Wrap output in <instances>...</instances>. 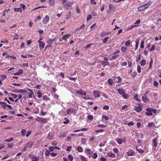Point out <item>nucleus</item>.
Masks as SVG:
<instances>
[{
  "label": "nucleus",
  "mask_w": 161,
  "mask_h": 161,
  "mask_svg": "<svg viewBox=\"0 0 161 161\" xmlns=\"http://www.w3.org/2000/svg\"><path fill=\"white\" fill-rule=\"evenodd\" d=\"M113 151L114 153H117L118 152L119 150L117 148H114L113 149Z\"/></svg>",
  "instance_id": "nucleus-64"
},
{
  "label": "nucleus",
  "mask_w": 161,
  "mask_h": 161,
  "mask_svg": "<svg viewBox=\"0 0 161 161\" xmlns=\"http://www.w3.org/2000/svg\"><path fill=\"white\" fill-rule=\"evenodd\" d=\"M76 93L77 94H78L81 95L82 96V98L84 100H88L91 99L90 97L86 95V92L81 89H80L79 90L76 91Z\"/></svg>",
  "instance_id": "nucleus-1"
},
{
  "label": "nucleus",
  "mask_w": 161,
  "mask_h": 161,
  "mask_svg": "<svg viewBox=\"0 0 161 161\" xmlns=\"http://www.w3.org/2000/svg\"><path fill=\"white\" fill-rule=\"evenodd\" d=\"M34 92H32L28 94V97L29 98H31L33 96H34Z\"/></svg>",
  "instance_id": "nucleus-46"
},
{
  "label": "nucleus",
  "mask_w": 161,
  "mask_h": 161,
  "mask_svg": "<svg viewBox=\"0 0 161 161\" xmlns=\"http://www.w3.org/2000/svg\"><path fill=\"white\" fill-rule=\"evenodd\" d=\"M80 159L81 161H88L87 158L84 157L82 155L80 156Z\"/></svg>",
  "instance_id": "nucleus-24"
},
{
  "label": "nucleus",
  "mask_w": 161,
  "mask_h": 161,
  "mask_svg": "<svg viewBox=\"0 0 161 161\" xmlns=\"http://www.w3.org/2000/svg\"><path fill=\"white\" fill-rule=\"evenodd\" d=\"M66 134L63 132H61L60 133L59 137H64L66 136Z\"/></svg>",
  "instance_id": "nucleus-33"
},
{
  "label": "nucleus",
  "mask_w": 161,
  "mask_h": 161,
  "mask_svg": "<svg viewBox=\"0 0 161 161\" xmlns=\"http://www.w3.org/2000/svg\"><path fill=\"white\" fill-rule=\"evenodd\" d=\"M148 126L149 127H152L154 126V124L153 122H151L148 125Z\"/></svg>",
  "instance_id": "nucleus-51"
},
{
  "label": "nucleus",
  "mask_w": 161,
  "mask_h": 161,
  "mask_svg": "<svg viewBox=\"0 0 161 161\" xmlns=\"http://www.w3.org/2000/svg\"><path fill=\"white\" fill-rule=\"evenodd\" d=\"M115 82L117 83H119L121 82V79L120 76H117L115 78Z\"/></svg>",
  "instance_id": "nucleus-17"
},
{
  "label": "nucleus",
  "mask_w": 161,
  "mask_h": 161,
  "mask_svg": "<svg viewBox=\"0 0 161 161\" xmlns=\"http://www.w3.org/2000/svg\"><path fill=\"white\" fill-rule=\"evenodd\" d=\"M38 121H40L43 123L45 124L47 123V119L43 118L41 117H38Z\"/></svg>",
  "instance_id": "nucleus-9"
},
{
  "label": "nucleus",
  "mask_w": 161,
  "mask_h": 161,
  "mask_svg": "<svg viewBox=\"0 0 161 161\" xmlns=\"http://www.w3.org/2000/svg\"><path fill=\"white\" fill-rule=\"evenodd\" d=\"M85 153L88 156H89V155H91L93 152L91 151L90 149L88 148L85 149Z\"/></svg>",
  "instance_id": "nucleus-8"
},
{
  "label": "nucleus",
  "mask_w": 161,
  "mask_h": 161,
  "mask_svg": "<svg viewBox=\"0 0 161 161\" xmlns=\"http://www.w3.org/2000/svg\"><path fill=\"white\" fill-rule=\"evenodd\" d=\"M110 33L109 32H103L101 34V37H103L104 36L108 35Z\"/></svg>",
  "instance_id": "nucleus-27"
},
{
  "label": "nucleus",
  "mask_w": 161,
  "mask_h": 161,
  "mask_svg": "<svg viewBox=\"0 0 161 161\" xmlns=\"http://www.w3.org/2000/svg\"><path fill=\"white\" fill-rule=\"evenodd\" d=\"M71 16L70 12H69V14L66 15V19H67L68 20L69 19L70 17Z\"/></svg>",
  "instance_id": "nucleus-62"
},
{
  "label": "nucleus",
  "mask_w": 161,
  "mask_h": 161,
  "mask_svg": "<svg viewBox=\"0 0 161 161\" xmlns=\"http://www.w3.org/2000/svg\"><path fill=\"white\" fill-rule=\"evenodd\" d=\"M33 144L32 142H29L24 146V151L25 150L28 148L31 147Z\"/></svg>",
  "instance_id": "nucleus-6"
},
{
  "label": "nucleus",
  "mask_w": 161,
  "mask_h": 161,
  "mask_svg": "<svg viewBox=\"0 0 161 161\" xmlns=\"http://www.w3.org/2000/svg\"><path fill=\"white\" fill-rule=\"evenodd\" d=\"M92 18V15L90 14L89 15L87 16V17L86 18V20L87 21L89 20L90 19H91Z\"/></svg>",
  "instance_id": "nucleus-60"
},
{
  "label": "nucleus",
  "mask_w": 161,
  "mask_h": 161,
  "mask_svg": "<svg viewBox=\"0 0 161 161\" xmlns=\"http://www.w3.org/2000/svg\"><path fill=\"white\" fill-rule=\"evenodd\" d=\"M146 110L147 112H146V114L147 115L149 116L152 115V109L149 108H147L146 109Z\"/></svg>",
  "instance_id": "nucleus-12"
},
{
  "label": "nucleus",
  "mask_w": 161,
  "mask_h": 161,
  "mask_svg": "<svg viewBox=\"0 0 161 161\" xmlns=\"http://www.w3.org/2000/svg\"><path fill=\"white\" fill-rule=\"evenodd\" d=\"M141 68L140 65H138L137 67V71L138 73H140L141 72Z\"/></svg>",
  "instance_id": "nucleus-52"
},
{
  "label": "nucleus",
  "mask_w": 161,
  "mask_h": 161,
  "mask_svg": "<svg viewBox=\"0 0 161 161\" xmlns=\"http://www.w3.org/2000/svg\"><path fill=\"white\" fill-rule=\"evenodd\" d=\"M68 158L69 161H73V158L72 155H68Z\"/></svg>",
  "instance_id": "nucleus-44"
},
{
  "label": "nucleus",
  "mask_w": 161,
  "mask_h": 161,
  "mask_svg": "<svg viewBox=\"0 0 161 161\" xmlns=\"http://www.w3.org/2000/svg\"><path fill=\"white\" fill-rule=\"evenodd\" d=\"M23 72V71L22 69H20L19 70V71L17 72L14 73V75H19L21 74H22Z\"/></svg>",
  "instance_id": "nucleus-19"
},
{
  "label": "nucleus",
  "mask_w": 161,
  "mask_h": 161,
  "mask_svg": "<svg viewBox=\"0 0 161 161\" xmlns=\"http://www.w3.org/2000/svg\"><path fill=\"white\" fill-rule=\"evenodd\" d=\"M108 38H109V37L108 36L106 37L104 40H103V43H106L107 42V41L108 40Z\"/></svg>",
  "instance_id": "nucleus-59"
},
{
  "label": "nucleus",
  "mask_w": 161,
  "mask_h": 161,
  "mask_svg": "<svg viewBox=\"0 0 161 161\" xmlns=\"http://www.w3.org/2000/svg\"><path fill=\"white\" fill-rule=\"evenodd\" d=\"M75 149L78 151L79 152H82L83 151V149L80 146H78L76 148H75Z\"/></svg>",
  "instance_id": "nucleus-23"
},
{
  "label": "nucleus",
  "mask_w": 161,
  "mask_h": 161,
  "mask_svg": "<svg viewBox=\"0 0 161 161\" xmlns=\"http://www.w3.org/2000/svg\"><path fill=\"white\" fill-rule=\"evenodd\" d=\"M116 141L119 144H122V141L121 139L120 138H116Z\"/></svg>",
  "instance_id": "nucleus-32"
},
{
  "label": "nucleus",
  "mask_w": 161,
  "mask_h": 161,
  "mask_svg": "<svg viewBox=\"0 0 161 161\" xmlns=\"http://www.w3.org/2000/svg\"><path fill=\"white\" fill-rule=\"evenodd\" d=\"M127 48L125 46H123L121 48V51L123 53H125L127 51Z\"/></svg>",
  "instance_id": "nucleus-20"
},
{
  "label": "nucleus",
  "mask_w": 161,
  "mask_h": 161,
  "mask_svg": "<svg viewBox=\"0 0 161 161\" xmlns=\"http://www.w3.org/2000/svg\"><path fill=\"white\" fill-rule=\"evenodd\" d=\"M33 112L34 113L37 114L39 113L40 111L39 108H36L33 109Z\"/></svg>",
  "instance_id": "nucleus-28"
},
{
  "label": "nucleus",
  "mask_w": 161,
  "mask_h": 161,
  "mask_svg": "<svg viewBox=\"0 0 161 161\" xmlns=\"http://www.w3.org/2000/svg\"><path fill=\"white\" fill-rule=\"evenodd\" d=\"M157 138H154L153 140V146L155 148L157 146Z\"/></svg>",
  "instance_id": "nucleus-15"
},
{
  "label": "nucleus",
  "mask_w": 161,
  "mask_h": 161,
  "mask_svg": "<svg viewBox=\"0 0 161 161\" xmlns=\"http://www.w3.org/2000/svg\"><path fill=\"white\" fill-rule=\"evenodd\" d=\"M138 95L137 94H136L134 96V98L136 99L138 102L141 101V100L138 98Z\"/></svg>",
  "instance_id": "nucleus-34"
},
{
  "label": "nucleus",
  "mask_w": 161,
  "mask_h": 161,
  "mask_svg": "<svg viewBox=\"0 0 161 161\" xmlns=\"http://www.w3.org/2000/svg\"><path fill=\"white\" fill-rule=\"evenodd\" d=\"M10 95L14 99L18 97V96L16 94H14L12 93H11Z\"/></svg>",
  "instance_id": "nucleus-50"
},
{
  "label": "nucleus",
  "mask_w": 161,
  "mask_h": 161,
  "mask_svg": "<svg viewBox=\"0 0 161 161\" xmlns=\"http://www.w3.org/2000/svg\"><path fill=\"white\" fill-rule=\"evenodd\" d=\"M119 57V55H117L113 56L112 57V59L114 60L116 58H118Z\"/></svg>",
  "instance_id": "nucleus-57"
},
{
  "label": "nucleus",
  "mask_w": 161,
  "mask_h": 161,
  "mask_svg": "<svg viewBox=\"0 0 161 161\" xmlns=\"http://www.w3.org/2000/svg\"><path fill=\"white\" fill-rule=\"evenodd\" d=\"M92 45V44H88L84 48L86 50H87L88 49H90V48Z\"/></svg>",
  "instance_id": "nucleus-37"
},
{
  "label": "nucleus",
  "mask_w": 161,
  "mask_h": 161,
  "mask_svg": "<svg viewBox=\"0 0 161 161\" xmlns=\"http://www.w3.org/2000/svg\"><path fill=\"white\" fill-rule=\"evenodd\" d=\"M14 140V138L13 137H11L9 139H6L4 140L5 142H10Z\"/></svg>",
  "instance_id": "nucleus-49"
},
{
  "label": "nucleus",
  "mask_w": 161,
  "mask_h": 161,
  "mask_svg": "<svg viewBox=\"0 0 161 161\" xmlns=\"http://www.w3.org/2000/svg\"><path fill=\"white\" fill-rule=\"evenodd\" d=\"M122 96L125 99H127L129 98L128 95L125 92L123 94Z\"/></svg>",
  "instance_id": "nucleus-39"
},
{
  "label": "nucleus",
  "mask_w": 161,
  "mask_h": 161,
  "mask_svg": "<svg viewBox=\"0 0 161 161\" xmlns=\"http://www.w3.org/2000/svg\"><path fill=\"white\" fill-rule=\"evenodd\" d=\"M49 5L52 6L54 4V0H49Z\"/></svg>",
  "instance_id": "nucleus-38"
},
{
  "label": "nucleus",
  "mask_w": 161,
  "mask_h": 161,
  "mask_svg": "<svg viewBox=\"0 0 161 161\" xmlns=\"http://www.w3.org/2000/svg\"><path fill=\"white\" fill-rule=\"evenodd\" d=\"M50 153V151L49 150H47L45 152V155L46 156H48Z\"/></svg>",
  "instance_id": "nucleus-40"
},
{
  "label": "nucleus",
  "mask_w": 161,
  "mask_h": 161,
  "mask_svg": "<svg viewBox=\"0 0 161 161\" xmlns=\"http://www.w3.org/2000/svg\"><path fill=\"white\" fill-rule=\"evenodd\" d=\"M7 105L5 103L3 102V103H2V104H1V106L4 109H6Z\"/></svg>",
  "instance_id": "nucleus-42"
},
{
  "label": "nucleus",
  "mask_w": 161,
  "mask_h": 161,
  "mask_svg": "<svg viewBox=\"0 0 161 161\" xmlns=\"http://www.w3.org/2000/svg\"><path fill=\"white\" fill-rule=\"evenodd\" d=\"M150 5V3H149L144 4L138 8V10L139 11H142L148 8Z\"/></svg>",
  "instance_id": "nucleus-2"
},
{
  "label": "nucleus",
  "mask_w": 161,
  "mask_h": 161,
  "mask_svg": "<svg viewBox=\"0 0 161 161\" xmlns=\"http://www.w3.org/2000/svg\"><path fill=\"white\" fill-rule=\"evenodd\" d=\"M130 40H128L126 41L125 43V45L127 46H129L130 43Z\"/></svg>",
  "instance_id": "nucleus-41"
},
{
  "label": "nucleus",
  "mask_w": 161,
  "mask_h": 161,
  "mask_svg": "<svg viewBox=\"0 0 161 161\" xmlns=\"http://www.w3.org/2000/svg\"><path fill=\"white\" fill-rule=\"evenodd\" d=\"M146 62L145 60H142L140 62V64L141 66H143L146 64Z\"/></svg>",
  "instance_id": "nucleus-36"
},
{
  "label": "nucleus",
  "mask_w": 161,
  "mask_h": 161,
  "mask_svg": "<svg viewBox=\"0 0 161 161\" xmlns=\"http://www.w3.org/2000/svg\"><path fill=\"white\" fill-rule=\"evenodd\" d=\"M67 114H72L73 115H75L77 113V111L76 110L71 108H68L67 111Z\"/></svg>",
  "instance_id": "nucleus-4"
},
{
  "label": "nucleus",
  "mask_w": 161,
  "mask_h": 161,
  "mask_svg": "<svg viewBox=\"0 0 161 161\" xmlns=\"http://www.w3.org/2000/svg\"><path fill=\"white\" fill-rule=\"evenodd\" d=\"M29 158L31 159L32 161H38L39 160V158L35 156L33 154H29Z\"/></svg>",
  "instance_id": "nucleus-5"
},
{
  "label": "nucleus",
  "mask_w": 161,
  "mask_h": 161,
  "mask_svg": "<svg viewBox=\"0 0 161 161\" xmlns=\"http://www.w3.org/2000/svg\"><path fill=\"white\" fill-rule=\"evenodd\" d=\"M91 3L92 4H96L97 2L95 0H91Z\"/></svg>",
  "instance_id": "nucleus-63"
},
{
  "label": "nucleus",
  "mask_w": 161,
  "mask_h": 161,
  "mask_svg": "<svg viewBox=\"0 0 161 161\" xmlns=\"http://www.w3.org/2000/svg\"><path fill=\"white\" fill-rule=\"evenodd\" d=\"M136 149L140 153H142L144 152V150L141 149H138L136 148Z\"/></svg>",
  "instance_id": "nucleus-45"
},
{
  "label": "nucleus",
  "mask_w": 161,
  "mask_h": 161,
  "mask_svg": "<svg viewBox=\"0 0 161 161\" xmlns=\"http://www.w3.org/2000/svg\"><path fill=\"white\" fill-rule=\"evenodd\" d=\"M49 17L48 15H46L43 20V22L44 24H47L48 21Z\"/></svg>",
  "instance_id": "nucleus-13"
},
{
  "label": "nucleus",
  "mask_w": 161,
  "mask_h": 161,
  "mask_svg": "<svg viewBox=\"0 0 161 161\" xmlns=\"http://www.w3.org/2000/svg\"><path fill=\"white\" fill-rule=\"evenodd\" d=\"M37 94L38 95V97L39 98L41 97L42 95V93L40 91L38 92L37 93Z\"/></svg>",
  "instance_id": "nucleus-43"
},
{
  "label": "nucleus",
  "mask_w": 161,
  "mask_h": 161,
  "mask_svg": "<svg viewBox=\"0 0 161 161\" xmlns=\"http://www.w3.org/2000/svg\"><path fill=\"white\" fill-rule=\"evenodd\" d=\"M39 45L40 49L42 50L45 47V44L44 42H42L41 44H39Z\"/></svg>",
  "instance_id": "nucleus-21"
},
{
  "label": "nucleus",
  "mask_w": 161,
  "mask_h": 161,
  "mask_svg": "<svg viewBox=\"0 0 161 161\" xmlns=\"http://www.w3.org/2000/svg\"><path fill=\"white\" fill-rule=\"evenodd\" d=\"M103 108L104 110H107L109 109V107L108 105H105L103 107Z\"/></svg>",
  "instance_id": "nucleus-55"
},
{
  "label": "nucleus",
  "mask_w": 161,
  "mask_h": 161,
  "mask_svg": "<svg viewBox=\"0 0 161 161\" xmlns=\"http://www.w3.org/2000/svg\"><path fill=\"white\" fill-rule=\"evenodd\" d=\"M153 63V60L152 59H151L150 61V62L149 65V68H151L152 67V64Z\"/></svg>",
  "instance_id": "nucleus-61"
},
{
  "label": "nucleus",
  "mask_w": 161,
  "mask_h": 161,
  "mask_svg": "<svg viewBox=\"0 0 161 161\" xmlns=\"http://www.w3.org/2000/svg\"><path fill=\"white\" fill-rule=\"evenodd\" d=\"M128 156H133L135 155V152L132 149L129 150L127 153Z\"/></svg>",
  "instance_id": "nucleus-7"
},
{
  "label": "nucleus",
  "mask_w": 161,
  "mask_h": 161,
  "mask_svg": "<svg viewBox=\"0 0 161 161\" xmlns=\"http://www.w3.org/2000/svg\"><path fill=\"white\" fill-rule=\"evenodd\" d=\"M106 142V141H105L104 142H101L99 145V146L100 147H102L103 146L105 145Z\"/></svg>",
  "instance_id": "nucleus-56"
},
{
  "label": "nucleus",
  "mask_w": 161,
  "mask_h": 161,
  "mask_svg": "<svg viewBox=\"0 0 161 161\" xmlns=\"http://www.w3.org/2000/svg\"><path fill=\"white\" fill-rule=\"evenodd\" d=\"M142 101L145 103H147L148 102V98L146 97L145 96H142Z\"/></svg>",
  "instance_id": "nucleus-16"
},
{
  "label": "nucleus",
  "mask_w": 161,
  "mask_h": 161,
  "mask_svg": "<svg viewBox=\"0 0 161 161\" xmlns=\"http://www.w3.org/2000/svg\"><path fill=\"white\" fill-rule=\"evenodd\" d=\"M108 84L111 85H112L113 84V81L111 79H109L108 80Z\"/></svg>",
  "instance_id": "nucleus-35"
},
{
  "label": "nucleus",
  "mask_w": 161,
  "mask_h": 161,
  "mask_svg": "<svg viewBox=\"0 0 161 161\" xmlns=\"http://www.w3.org/2000/svg\"><path fill=\"white\" fill-rule=\"evenodd\" d=\"M16 93H25V91L23 89L17 90H16Z\"/></svg>",
  "instance_id": "nucleus-31"
},
{
  "label": "nucleus",
  "mask_w": 161,
  "mask_h": 161,
  "mask_svg": "<svg viewBox=\"0 0 161 161\" xmlns=\"http://www.w3.org/2000/svg\"><path fill=\"white\" fill-rule=\"evenodd\" d=\"M139 40L138 39H137L136 41V45H135V50L136 51V49L138 48V47L139 46Z\"/></svg>",
  "instance_id": "nucleus-18"
},
{
  "label": "nucleus",
  "mask_w": 161,
  "mask_h": 161,
  "mask_svg": "<svg viewBox=\"0 0 161 161\" xmlns=\"http://www.w3.org/2000/svg\"><path fill=\"white\" fill-rule=\"evenodd\" d=\"M119 92V93L122 95L123 94L125 93L124 92V90L122 89H118L117 90Z\"/></svg>",
  "instance_id": "nucleus-26"
},
{
  "label": "nucleus",
  "mask_w": 161,
  "mask_h": 161,
  "mask_svg": "<svg viewBox=\"0 0 161 161\" xmlns=\"http://www.w3.org/2000/svg\"><path fill=\"white\" fill-rule=\"evenodd\" d=\"M14 10L16 12H22V10L21 8H15L14 9Z\"/></svg>",
  "instance_id": "nucleus-25"
},
{
  "label": "nucleus",
  "mask_w": 161,
  "mask_h": 161,
  "mask_svg": "<svg viewBox=\"0 0 161 161\" xmlns=\"http://www.w3.org/2000/svg\"><path fill=\"white\" fill-rule=\"evenodd\" d=\"M144 41H142L141 42V44L140 46V47L142 49L144 47Z\"/></svg>",
  "instance_id": "nucleus-53"
},
{
  "label": "nucleus",
  "mask_w": 161,
  "mask_h": 161,
  "mask_svg": "<svg viewBox=\"0 0 161 161\" xmlns=\"http://www.w3.org/2000/svg\"><path fill=\"white\" fill-rule=\"evenodd\" d=\"M86 142V140L84 138H82L81 139V142L82 144H85Z\"/></svg>",
  "instance_id": "nucleus-54"
},
{
  "label": "nucleus",
  "mask_w": 161,
  "mask_h": 161,
  "mask_svg": "<svg viewBox=\"0 0 161 161\" xmlns=\"http://www.w3.org/2000/svg\"><path fill=\"white\" fill-rule=\"evenodd\" d=\"M107 156L111 158H115L116 157V155L111 151L107 153Z\"/></svg>",
  "instance_id": "nucleus-10"
},
{
  "label": "nucleus",
  "mask_w": 161,
  "mask_h": 161,
  "mask_svg": "<svg viewBox=\"0 0 161 161\" xmlns=\"http://www.w3.org/2000/svg\"><path fill=\"white\" fill-rule=\"evenodd\" d=\"M93 94L94 97L96 98L99 97L100 96V92L99 91H94Z\"/></svg>",
  "instance_id": "nucleus-11"
},
{
  "label": "nucleus",
  "mask_w": 161,
  "mask_h": 161,
  "mask_svg": "<svg viewBox=\"0 0 161 161\" xmlns=\"http://www.w3.org/2000/svg\"><path fill=\"white\" fill-rule=\"evenodd\" d=\"M97 126L99 127H102V128H105L107 127L106 125H105L103 124H100L98 125H97Z\"/></svg>",
  "instance_id": "nucleus-58"
},
{
  "label": "nucleus",
  "mask_w": 161,
  "mask_h": 161,
  "mask_svg": "<svg viewBox=\"0 0 161 161\" xmlns=\"http://www.w3.org/2000/svg\"><path fill=\"white\" fill-rule=\"evenodd\" d=\"M54 41H55V39H49L47 40V42L49 44L51 45L53 43V42Z\"/></svg>",
  "instance_id": "nucleus-22"
},
{
  "label": "nucleus",
  "mask_w": 161,
  "mask_h": 161,
  "mask_svg": "<svg viewBox=\"0 0 161 161\" xmlns=\"http://www.w3.org/2000/svg\"><path fill=\"white\" fill-rule=\"evenodd\" d=\"M97 157V154L96 153H94L92 156V158L93 159H96Z\"/></svg>",
  "instance_id": "nucleus-48"
},
{
  "label": "nucleus",
  "mask_w": 161,
  "mask_h": 161,
  "mask_svg": "<svg viewBox=\"0 0 161 161\" xmlns=\"http://www.w3.org/2000/svg\"><path fill=\"white\" fill-rule=\"evenodd\" d=\"M21 134L22 136H24L25 135L26 130L25 129H22L21 130Z\"/></svg>",
  "instance_id": "nucleus-30"
},
{
  "label": "nucleus",
  "mask_w": 161,
  "mask_h": 161,
  "mask_svg": "<svg viewBox=\"0 0 161 161\" xmlns=\"http://www.w3.org/2000/svg\"><path fill=\"white\" fill-rule=\"evenodd\" d=\"M142 110V108L140 107H136L135 108V110L138 112H140Z\"/></svg>",
  "instance_id": "nucleus-29"
},
{
  "label": "nucleus",
  "mask_w": 161,
  "mask_h": 161,
  "mask_svg": "<svg viewBox=\"0 0 161 161\" xmlns=\"http://www.w3.org/2000/svg\"><path fill=\"white\" fill-rule=\"evenodd\" d=\"M43 99L44 100H50V98L48 97H47V96L46 95L42 97Z\"/></svg>",
  "instance_id": "nucleus-47"
},
{
  "label": "nucleus",
  "mask_w": 161,
  "mask_h": 161,
  "mask_svg": "<svg viewBox=\"0 0 161 161\" xmlns=\"http://www.w3.org/2000/svg\"><path fill=\"white\" fill-rule=\"evenodd\" d=\"M100 63L104 67H105L106 65H109L108 62L105 61H101Z\"/></svg>",
  "instance_id": "nucleus-14"
},
{
  "label": "nucleus",
  "mask_w": 161,
  "mask_h": 161,
  "mask_svg": "<svg viewBox=\"0 0 161 161\" xmlns=\"http://www.w3.org/2000/svg\"><path fill=\"white\" fill-rule=\"evenodd\" d=\"M73 3V2H68L64 5V7L67 9L71 10L72 9L71 6Z\"/></svg>",
  "instance_id": "nucleus-3"
}]
</instances>
